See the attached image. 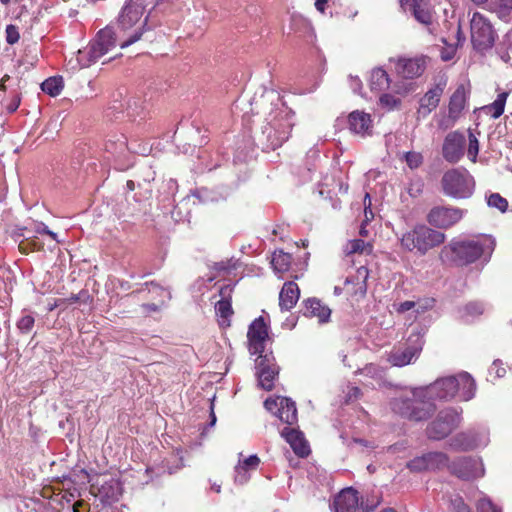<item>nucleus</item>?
I'll return each instance as SVG.
<instances>
[{
    "instance_id": "nucleus-52",
    "label": "nucleus",
    "mask_w": 512,
    "mask_h": 512,
    "mask_svg": "<svg viewBox=\"0 0 512 512\" xmlns=\"http://www.w3.org/2000/svg\"><path fill=\"white\" fill-rule=\"evenodd\" d=\"M20 105V98L18 96H15L14 99L11 101V103L7 106V110L10 113L15 112Z\"/></svg>"
},
{
    "instance_id": "nucleus-57",
    "label": "nucleus",
    "mask_w": 512,
    "mask_h": 512,
    "mask_svg": "<svg viewBox=\"0 0 512 512\" xmlns=\"http://www.w3.org/2000/svg\"><path fill=\"white\" fill-rule=\"evenodd\" d=\"M148 312H151V311H157L158 308H159V305L157 304H147V305H144L143 306Z\"/></svg>"
},
{
    "instance_id": "nucleus-17",
    "label": "nucleus",
    "mask_w": 512,
    "mask_h": 512,
    "mask_svg": "<svg viewBox=\"0 0 512 512\" xmlns=\"http://www.w3.org/2000/svg\"><path fill=\"white\" fill-rule=\"evenodd\" d=\"M446 84V80L441 79L424 94L419 102V108L417 110L418 118H426L437 108Z\"/></svg>"
},
{
    "instance_id": "nucleus-32",
    "label": "nucleus",
    "mask_w": 512,
    "mask_h": 512,
    "mask_svg": "<svg viewBox=\"0 0 512 512\" xmlns=\"http://www.w3.org/2000/svg\"><path fill=\"white\" fill-rule=\"evenodd\" d=\"M344 252L346 255H351L355 253L359 254H370L372 252V246L370 243L365 242L362 239H354L347 242L344 247Z\"/></svg>"
},
{
    "instance_id": "nucleus-49",
    "label": "nucleus",
    "mask_w": 512,
    "mask_h": 512,
    "mask_svg": "<svg viewBox=\"0 0 512 512\" xmlns=\"http://www.w3.org/2000/svg\"><path fill=\"white\" fill-rule=\"evenodd\" d=\"M489 373H490V375L495 374V377L500 378L505 375L506 370L504 367L501 366V363L499 361H495L492 364V366L489 370Z\"/></svg>"
},
{
    "instance_id": "nucleus-51",
    "label": "nucleus",
    "mask_w": 512,
    "mask_h": 512,
    "mask_svg": "<svg viewBox=\"0 0 512 512\" xmlns=\"http://www.w3.org/2000/svg\"><path fill=\"white\" fill-rule=\"evenodd\" d=\"M455 48L453 46H449L441 52V58L444 61H449L454 57Z\"/></svg>"
},
{
    "instance_id": "nucleus-55",
    "label": "nucleus",
    "mask_w": 512,
    "mask_h": 512,
    "mask_svg": "<svg viewBox=\"0 0 512 512\" xmlns=\"http://www.w3.org/2000/svg\"><path fill=\"white\" fill-rule=\"evenodd\" d=\"M41 227H43L45 234L49 235L53 240L58 241L56 233L50 231L45 224H41Z\"/></svg>"
},
{
    "instance_id": "nucleus-31",
    "label": "nucleus",
    "mask_w": 512,
    "mask_h": 512,
    "mask_svg": "<svg viewBox=\"0 0 512 512\" xmlns=\"http://www.w3.org/2000/svg\"><path fill=\"white\" fill-rule=\"evenodd\" d=\"M388 86L389 80L386 71L381 68L374 69L370 77L371 90L380 92L388 88Z\"/></svg>"
},
{
    "instance_id": "nucleus-29",
    "label": "nucleus",
    "mask_w": 512,
    "mask_h": 512,
    "mask_svg": "<svg viewBox=\"0 0 512 512\" xmlns=\"http://www.w3.org/2000/svg\"><path fill=\"white\" fill-rule=\"evenodd\" d=\"M468 91L464 85H460L454 91L449 102V117L457 119L466 105Z\"/></svg>"
},
{
    "instance_id": "nucleus-62",
    "label": "nucleus",
    "mask_w": 512,
    "mask_h": 512,
    "mask_svg": "<svg viewBox=\"0 0 512 512\" xmlns=\"http://www.w3.org/2000/svg\"><path fill=\"white\" fill-rule=\"evenodd\" d=\"M474 3L480 5V4H483L485 3L487 0H472Z\"/></svg>"
},
{
    "instance_id": "nucleus-61",
    "label": "nucleus",
    "mask_w": 512,
    "mask_h": 512,
    "mask_svg": "<svg viewBox=\"0 0 512 512\" xmlns=\"http://www.w3.org/2000/svg\"><path fill=\"white\" fill-rule=\"evenodd\" d=\"M211 488H212L213 490H215V492L219 493V492H220V489H221V486H220V485H216V484H214V485H212V487H211Z\"/></svg>"
},
{
    "instance_id": "nucleus-35",
    "label": "nucleus",
    "mask_w": 512,
    "mask_h": 512,
    "mask_svg": "<svg viewBox=\"0 0 512 512\" xmlns=\"http://www.w3.org/2000/svg\"><path fill=\"white\" fill-rule=\"evenodd\" d=\"M509 51L512 52V28L506 33L502 42L497 48V53L505 63L510 61Z\"/></svg>"
},
{
    "instance_id": "nucleus-15",
    "label": "nucleus",
    "mask_w": 512,
    "mask_h": 512,
    "mask_svg": "<svg viewBox=\"0 0 512 512\" xmlns=\"http://www.w3.org/2000/svg\"><path fill=\"white\" fill-rule=\"evenodd\" d=\"M256 369L259 385L265 390H271L278 374V367L270 354L259 355L256 359Z\"/></svg>"
},
{
    "instance_id": "nucleus-33",
    "label": "nucleus",
    "mask_w": 512,
    "mask_h": 512,
    "mask_svg": "<svg viewBox=\"0 0 512 512\" xmlns=\"http://www.w3.org/2000/svg\"><path fill=\"white\" fill-rule=\"evenodd\" d=\"M41 89L52 97L58 96L63 89V79L61 77H50L41 84Z\"/></svg>"
},
{
    "instance_id": "nucleus-43",
    "label": "nucleus",
    "mask_w": 512,
    "mask_h": 512,
    "mask_svg": "<svg viewBox=\"0 0 512 512\" xmlns=\"http://www.w3.org/2000/svg\"><path fill=\"white\" fill-rule=\"evenodd\" d=\"M399 103H400V100L390 94H383L380 97V104L383 107L387 108L388 110H391V109L397 107L399 105Z\"/></svg>"
},
{
    "instance_id": "nucleus-28",
    "label": "nucleus",
    "mask_w": 512,
    "mask_h": 512,
    "mask_svg": "<svg viewBox=\"0 0 512 512\" xmlns=\"http://www.w3.org/2000/svg\"><path fill=\"white\" fill-rule=\"evenodd\" d=\"M300 295V290L298 285L294 282H286L279 294V306L282 310H290L292 309Z\"/></svg>"
},
{
    "instance_id": "nucleus-23",
    "label": "nucleus",
    "mask_w": 512,
    "mask_h": 512,
    "mask_svg": "<svg viewBox=\"0 0 512 512\" xmlns=\"http://www.w3.org/2000/svg\"><path fill=\"white\" fill-rule=\"evenodd\" d=\"M425 58H403L399 59L396 65L398 74L404 78L413 79L419 77L425 70Z\"/></svg>"
},
{
    "instance_id": "nucleus-56",
    "label": "nucleus",
    "mask_w": 512,
    "mask_h": 512,
    "mask_svg": "<svg viewBox=\"0 0 512 512\" xmlns=\"http://www.w3.org/2000/svg\"><path fill=\"white\" fill-rule=\"evenodd\" d=\"M351 80H352L351 86L356 91V89L361 86V81L357 77H351Z\"/></svg>"
},
{
    "instance_id": "nucleus-34",
    "label": "nucleus",
    "mask_w": 512,
    "mask_h": 512,
    "mask_svg": "<svg viewBox=\"0 0 512 512\" xmlns=\"http://www.w3.org/2000/svg\"><path fill=\"white\" fill-rule=\"evenodd\" d=\"M508 95V92L499 93L494 102L486 107V109L488 110L489 113H491L493 118H498L503 114Z\"/></svg>"
},
{
    "instance_id": "nucleus-39",
    "label": "nucleus",
    "mask_w": 512,
    "mask_h": 512,
    "mask_svg": "<svg viewBox=\"0 0 512 512\" xmlns=\"http://www.w3.org/2000/svg\"><path fill=\"white\" fill-rule=\"evenodd\" d=\"M488 206L496 208L501 212H505L508 207V202L498 193H493L488 197Z\"/></svg>"
},
{
    "instance_id": "nucleus-8",
    "label": "nucleus",
    "mask_w": 512,
    "mask_h": 512,
    "mask_svg": "<svg viewBox=\"0 0 512 512\" xmlns=\"http://www.w3.org/2000/svg\"><path fill=\"white\" fill-rule=\"evenodd\" d=\"M460 414L454 409L441 411L427 428L429 438L440 440L448 436L460 423Z\"/></svg>"
},
{
    "instance_id": "nucleus-54",
    "label": "nucleus",
    "mask_w": 512,
    "mask_h": 512,
    "mask_svg": "<svg viewBox=\"0 0 512 512\" xmlns=\"http://www.w3.org/2000/svg\"><path fill=\"white\" fill-rule=\"evenodd\" d=\"M327 1H328V0H316V1H315V7H316V9H317L319 12L323 13V12H324V10H325V4L327 3Z\"/></svg>"
},
{
    "instance_id": "nucleus-40",
    "label": "nucleus",
    "mask_w": 512,
    "mask_h": 512,
    "mask_svg": "<svg viewBox=\"0 0 512 512\" xmlns=\"http://www.w3.org/2000/svg\"><path fill=\"white\" fill-rule=\"evenodd\" d=\"M476 509L477 512H501V510L485 495L478 500Z\"/></svg>"
},
{
    "instance_id": "nucleus-44",
    "label": "nucleus",
    "mask_w": 512,
    "mask_h": 512,
    "mask_svg": "<svg viewBox=\"0 0 512 512\" xmlns=\"http://www.w3.org/2000/svg\"><path fill=\"white\" fill-rule=\"evenodd\" d=\"M451 508L454 512H472L471 508L464 502L462 497H455L451 500Z\"/></svg>"
},
{
    "instance_id": "nucleus-6",
    "label": "nucleus",
    "mask_w": 512,
    "mask_h": 512,
    "mask_svg": "<svg viewBox=\"0 0 512 512\" xmlns=\"http://www.w3.org/2000/svg\"><path fill=\"white\" fill-rule=\"evenodd\" d=\"M445 195L454 199H466L472 196L475 181L464 168H454L446 171L441 179Z\"/></svg>"
},
{
    "instance_id": "nucleus-21",
    "label": "nucleus",
    "mask_w": 512,
    "mask_h": 512,
    "mask_svg": "<svg viewBox=\"0 0 512 512\" xmlns=\"http://www.w3.org/2000/svg\"><path fill=\"white\" fill-rule=\"evenodd\" d=\"M231 285H224L220 289L221 299L215 303V311L216 315L219 317V323L221 326H229L230 325V317L233 314L232 306H231V293H232Z\"/></svg>"
},
{
    "instance_id": "nucleus-10",
    "label": "nucleus",
    "mask_w": 512,
    "mask_h": 512,
    "mask_svg": "<svg viewBox=\"0 0 512 512\" xmlns=\"http://www.w3.org/2000/svg\"><path fill=\"white\" fill-rule=\"evenodd\" d=\"M265 408L276 415L282 422L292 425L297 422V409L295 402L290 398L276 396L264 402Z\"/></svg>"
},
{
    "instance_id": "nucleus-48",
    "label": "nucleus",
    "mask_w": 512,
    "mask_h": 512,
    "mask_svg": "<svg viewBox=\"0 0 512 512\" xmlns=\"http://www.w3.org/2000/svg\"><path fill=\"white\" fill-rule=\"evenodd\" d=\"M110 488L112 489L111 492H108L106 491V487L105 485L103 484L101 486V488L99 489V493H101L103 496L107 497V498H111V499H114L117 495L116 491L118 489V484L115 480L111 479L110 480Z\"/></svg>"
},
{
    "instance_id": "nucleus-64",
    "label": "nucleus",
    "mask_w": 512,
    "mask_h": 512,
    "mask_svg": "<svg viewBox=\"0 0 512 512\" xmlns=\"http://www.w3.org/2000/svg\"><path fill=\"white\" fill-rule=\"evenodd\" d=\"M382 512H396V511L392 508H388V509L383 510Z\"/></svg>"
},
{
    "instance_id": "nucleus-22",
    "label": "nucleus",
    "mask_w": 512,
    "mask_h": 512,
    "mask_svg": "<svg viewBox=\"0 0 512 512\" xmlns=\"http://www.w3.org/2000/svg\"><path fill=\"white\" fill-rule=\"evenodd\" d=\"M281 436L289 443L292 450L299 457H306L309 452V445L301 431L294 428H284Z\"/></svg>"
},
{
    "instance_id": "nucleus-59",
    "label": "nucleus",
    "mask_w": 512,
    "mask_h": 512,
    "mask_svg": "<svg viewBox=\"0 0 512 512\" xmlns=\"http://www.w3.org/2000/svg\"><path fill=\"white\" fill-rule=\"evenodd\" d=\"M215 422H216V416L213 412V407L211 406V421H210V425L213 426L215 425Z\"/></svg>"
},
{
    "instance_id": "nucleus-20",
    "label": "nucleus",
    "mask_w": 512,
    "mask_h": 512,
    "mask_svg": "<svg viewBox=\"0 0 512 512\" xmlns=\"http://www.w3.org/2000/svg\"><path fill=\"white\" fill-rule=\"evenodd\" d=\"M400 6L405 12H412L415 19L421 24L433 25V14L426 8L424 0H400ZM429 32H433L432 27H429Z\"/></svg>"
},
{
    "instance_id": "nucleus-18",
    "label": "nucleus",
    "mask_w": 512,
    "mask_h": 512,
    "mask_svg": "<svg viewBox=\"0 0 512 512\" xmlns=\"http://www.w3.org/2000/svg\"><path fill=\"white\" fill-rule=\"evenodd\" d=\"M465 136L459 132L449 133L444 140L442 154L449 163H457L464 155Z\"/></svg>"
},
{
    "instance_id": "nucleus-46",
    "label": "nucleus",
    "mask_w": 512,
    "mask_h": 512,
    "mask_svg": "<svg viewBox=\"0 0 512 512\" xmlns=\"http://www.w3.org/2000/svg\"><path fill=\"white\" fill-rule=\"evenodd\" d=\"M374 218V214L371 210V198L368 193H366L364 198V220L362 223L368 224Z\"/></svg>"
},
{
    "instance_id": "nucleus-4",
    "label": "nucleus",
    "mask_w": 512,
    "mask_h": 512,
    "mask_svg": "<svg viewBox=\"0 0 512 512\" xmlns=\"http://www.w3.org/2000/svg\"><path fill=\"white\" fill-rule=\"evenodd\" d=\"M444 233L424 224L416 225L399 237L400 246L408 252L425 255L429 250L444 243Z\"/></svg>"
},
{
    "instance_id": "nucleus-41",
    "label": "nucleus",
    "mask_w": 512,
    "mask_h": 512,
    "mask_svg": "<svg viewBox=\"0 0 512 512\" xmlns=\"http://www.w3.org/2000/svg\"><path fill=\"white\" fill-rule=\"evenodd\" d=\"M404 159L411 169H416L423 163V156L419 152L411 151L404 154Z\"/></svg>"
},
{
    "instance_id": "nucleus-30",
    "label": "nucleus",
    "mask_w": 512,
    "mask_h": 512,
    "mask_svg": "<svg viewBox=\"0 0 512 512\" xmlns=\"http://www.w3.org/2000/svg\"><path fill=\"white\" fill-rule=\"evenodd\" d=\"M291 260L292 257L289 253L277 250L273 253L271 265L276 273L283 274L289 270Z\"/></svg>"
},
{
    "instance_id": "nucleus-38",
    "label": "nucleus",
    "mask_w": 512,
    "mask_h": 512,
    "mask_svg": "<svg viewBox=\"0 0 512 512\" xmlns=\"http://www.w3.org/2000/svg\"><path fill=\"white\" fill-rule=\"evenodd\" d=\"M478 152H479V142H478V139H477V137L472 132L469 131V135H468V149H467L468 158L472 162H476Z\"/></svg>"
},
{
    "instance_id": "nucleus-58",
    "label": "nucleus",
    "mask_w": 512,
    "mask_h": 512,
    "mask_svg": "<svg viewBox=\"0 0 512 512\" xmlns=\"http://www.w3.org/2000/svg\"><path fill=\"white\" fill-rule=\"evenodd\" d=\"M366 225L365 223H362L361 224V227H360V235L363 236V237H366L368 235V231L366 230Z\"/></svg>"
},
{
    "instance_id": "nucleus-42",
    "label": "nucleus",
    "mask_w": 512,
    "mask_h": 512,
    "mask_svg": "<svg viewBox=\"0 0 512 512\" xmlns=\"http://www.w3.org/2000/svg\"><path fill=\"white\" fill-rule=\"evenodd\" d=\"M34 322L35 320L31 315H24L17 322V327L22 333H28L32 329Z\"/></svg>"
},
{
    "instance_id": "nucleus-14",
    "label": "nucleus",
    "mask_w": 512,
    "mask_h": 512,
    "mask_svg": "<svg viewBox=\"0 0 512 512\" xmlns=\"http://www.w3.org/2000/svg\"><path fill=\"white\" fill-rule=\"evenodd\" d=\"M247 338L251 354L263 355L268 339V326L263 317L256 318L249 326Z\"/></svg>"
},
{
    "instance_id": "nucleus-37",
    "label": "nucleus",
    "mask_w": 512,
    "mask_h": 512,
    "mask_svg": "<svg viewBox=\"0 0 512 512\" xmlns=\"http://www.w3.org/2000/svg\"><path fill=\"white\" fill-rule=\"evenodd\" d=\"M483 311H484L483 304L478 303V302H472V303L467 304L463 308L462 317L466 321H469L470 319L481 315L483 313Z\"/></svg>"
},
{
    "instance_id": "nucleus-24",
    "label": "nucleus",
    "mask_w": 512,
    "mask_h": 512,
    "mask_svg": "<svg viewBox=\"0 0 512 512\" xmlns=\"http://www.w3.org/2000/svg\"><path fill=\"white\" fill-rule=\"evenodd\" d=\"M369 277L368 269L361 266L356 270L355 275L349 276L345 280V289L351 295L364 296L367 291V279Z\"/></svg>"
},
{
    "instance_id": "nucleus-3",
    "label": "nucleus",
    "mask_w": 512,
    "mask_h": 512,
    "mask_svg": "<svg viewBox=\"0 0 512 512\" xmlns=\"http://www.w3.org/2000/svg\"><path fill=\"white\" fill-rule=\"evenodd\" d=\"M145 0H129L119 16V39L122 49L134 44L142 37L148 16L142 20Z\"/></svg>"
},
{
    "instance_id": "nucleus-5",
    "label": "nucleus",
    "mask_w": 512,
    "mask_h": 512,
    "mask_svg": "<svg viewBox=\"0 0 512 512\" xmlns=\"http://www.w3.org/2000/svg\"><path fill=\"white\" fill-rule=\"evenodd\" d=\"M293 117L294 113L284 106L271 111L269 114L263 133L267 135L273 148L281 146L288 140L294 126Z\"/></svg>"
},
{
    "instance_id": "nucleus-13",
    "label": "nucleus",
    "mask_w": 512,
    "mask_h": 512,
    "mask_svg": "<svg viewBox=\"0 0 512 512\" xmlns=\"http://www.w3.org/2000/svg\"><path fill=\"white\" fill-rule=\"evenodd\" d=\"M409 341L410 344L407 347L394 349L390 353L388 361L393 366L402 367L410 364L413 359L418 358L423 347L422 338L416 335L414 340L410 337Z\"/></svg>"
},
{
    "instance_id": "nucleus-53",
    "label": "nucleus",
    "mask_w": 512,
    "mask_h": 512,
    "mask_svg": "<svg viewBox=\"0 0 512 512\" xmlns=\"http://www.w3.org/2000/svg\"><path fill=\"white\" fill-rule=\"evenodd\" d=\"M360 395V390L357 387H351L349 392V397L347 401H351L353 398L357 399Z\"/></svg>"
},
{
    "instance_id": "nucleus-45",
    "label": "nucleus",
    "mask_w": 512,
    "mask_h": 512,
    "mask_svg": "<svg viewBox=\"0 0 512 512\" xmlns=\"http://www.w3.org/2000/svg\"><path fill=\"white\" fill-rule=\"evenodd\" d=\"M6 41L8 44H15L19 41V38H20V35H19V32H18V28L15 26V25H8L6 27Z\"/></svg>"
},
{
    "instance_id": "nucleus-7",
    "label": "nucleus",
    "mask_w": 512,
    "mask_h": 512,
    "mask_svg": "<svg viewBox=\"0 0 512 512\" xmlns=\"http://www.w3.org/2000/svg\"><path fill=\"white\" fill-rule=\"evenodd\" d=\"M471 42L478 51L490 49L496 33L490 20L483 14L475 12L470 20Z\"/></svg>"
},
{
    "instance_id": "nucleus-19",
    "label": "nucleus",
    "mask_w": 512,
    "mask_h": 512,
    "mask_svg": "<svg viewBox=\"0 0 512 512\" xmlns=\"http://www.w3.org/2000/svg\"><path fill=\"white\" fill-rule=\"evenodd\" d=\"M332 508L334 512H370L359 505L358 492L351 487L343 489L335 497Z\"/></svg>"
},
{
    "instance_id": "nucleus-36",
    "label": "nucleus",
    "mask_w": 512,
    "mask_h": 512,
    "mask_svg": "<svg viewBox=\"0 0 512 512\" xmlns=\"http://www.w3.org/2000/svg\"><path fill=\"white\" fill-rule=\"evenodd\" d=\"M493 5L501 19L507 21L512 16V0H494Z\"/></svg>"
},
{
    "instance_id": "nucleus-25",
    "label": "nucleus",
    "mask_w": 512,
    "mask_h": 512,
    "mask_svg": "<svg viewBox=\"0 0 512 512\" xmlns=\"http://www.w3.org/2000/svg\"><path fill=\"white\" fill-rule=\"evenodd\" d=\"M349 129L351 132L366 136L370 135L372 131V119L370 114L363 111H353L348 117Z\"/></svg>"
},
{
    "instance_id": "nucleus-1",
    "label": "nucleus",
    "mask_w": 512,
    "mask_h": 512,
    "mask_svg": "<svg viewBox=\"0 0 512 512\" xmlns=\"http://www.w3.org/2000/svg\"><path fill=\"white\" fill-rule=\"evenodd\" d=\"M475 391L474 379L467 372H462L456 376L440 378L429 386L416 388L412 392V397L395 398L391 406L392 410L402 417L421 421L427 419L434 411L430 400L458 396L461 400L468 401L474 397Z\"/></svg>"
},
{
    "instance_id": "nucleus-50",
    "label": "nucleus",
    "mask_w": 512,
    "mask_h": 512,
    "mask_svg": "<svg viewBox=\"0 0 512 512\" xmlns=\"http://www.w3.org/2000/svg\"><path fill=\"white\" fill-rule=\"evenodd\" d=\"M416 306V303L413 301H404L400 304H398L396 310L400 313L406 312L408 310H411Z\"/></svg>"
},
{
    "instance_id": "nucleus-2",
    "label": "nucleus",
    "mask_w": 512,
    "mask_h": 512,
    "mask_svg": "<svg viewBox=\"0 0 512 512\" xmlns=\"http://www.w3.org/2000/svg\"><path fill=\"white\" fill-rule=\"evenodd\" d=\"M495 247V240L490 236H479L474 238H453L445 245L439 258L443 263L469 264L482 256L489 257Z\"/></svg>"
},
{
    "instance_id": "nucleus-27",
    "label": "nucleus",
    "mask_w": 512,
    "mask_h": 512,
    "mask_svg": "<svg viewBox=\"0 0 512 512\" xmlns=\"http://www.w3.org/2000/svg\"><path fill=\"white\" fill-rule=\"evenodd\" d=\"M304 315L317 318L319 323H326L330 319L331 309L320 300L311 298L305 301Z\"/></svg>"
},
{
    "instance_id": "nucleus-47",
    "label": "nucleus",
    "mask_w": 512,
    "mask_h": 512,
    "mask_svg": "<svg viewBox=\"0 0 512 512\" xmlns=\"http://www.w3.org/2000/svg\"><path fill=\"white\" fill-rule=\"evenodd\" d=\"M149 292L151 294H157L161 296V299L159 300V303L162 305L165 303L166 299L170 298V293L166 291L165 289L161 288L157 284H151L149 288Z\"/></svg>"
},
{
    "instance_id": "nucleus-11",
    "label": "nucleus",
    "mask_w": 512,
    "mask_h": 512,
    "mask_svg": "<svg viewBox=\"0 0 512 512\" xmlns=\"http://www.w3.org/2000/svg\"><path fill=\"white\" fill-rule=\"evenodd\" d=\"M116 45L115 33L110 27H105L100 30L96 38L90 44L88 55V63L83 65H89L90 62L98 60L100 57L108 53Z\"/></svg>"
},
{
    "instance_id": "nucleus-12",
    "label": "nucleus",
    "mask_w": 512,
    "mask_h": 512,
    "mask_svg": "<svg viewBox=\"0 0 512 512\" xmlns=\"http://www.w3.org/2000/svg\"><path fill=\"white\" fill-rule=\"evenodd\" d=\"M451 472L463 480H472L484 475V467L478 458H459L449 466Z\"/></svg>"
},
{
    "instance_id": "nucleus-26",
    "label": "nucleus",
    "mask_w": 512,
    "mask_h": 512,
    "mask_svg": "<svg viewBox=\"0 0 512 512\" xmlns=\"http://www.w3.org/2000/svg\"><path fill=\"white\" fill-rule=\"evenodd\" d=\"M242 457L243 454L239 453V460L235 466V482L239 484L246 483L250 478V473L255 471L260 464V459L257 455H251L247 458Z\"/></svg>"
},
{
    "instance_id": "nucleus-16",
    "label": "nucleus",
    "mask_w": 512,
    "mask_h": 512,
    "mask_svg": "<svg viewBox=\"0 0 512 512\" xmlns=\"http://www.w3.org/2000/svg\"><path fill=\"white\" fill-rule=\"evenodd\" d=\"M448 465V458L442 452H430L411 460L407 467L414 472L424 470H436L446 467Z\"/></svg>"
},
{
    "instance_id": "nucleus-60",
    "label": "nucleus",
    "mask_w": 512,
    "mask_h": 512,
    "mask_svg": "<svg viewBox=\"0 0 512 512\" xmlns=\"http://www.w3.org/2000/svg\"><path fill=\"white\" fill-rule=\"evenodd\" d=\"M41 224L42 223H39V224L36 225V232L40 233V234L44 233L43 232V227H41Z\"/></svg>"
},
{
    "instance_id": "nucleus-63",
    "label": "nucleus",
    "mask_w": 512,
    "mask_h": 512,
    "mask_svg": "<svg viewBox=\"0 0 512 512\" xmlns=\"http://www.w3.org/2000/svg\"><path fill=\"white\" fill-rule=\"evenodd\" d=\"M77 300H78L77 296H72L71 298H69V301H71V302H75Z\"/></svg>"
},
{
    "instance_id": "nucleus-9",
    "label": "nucleus",
    "mask_w": 512,
    "mask_h": 512,
    "mask_svg": "<svg viewBox=\"0 0 512 512\" xmlns=\"http://www.w3.org/2000/svg\"><path fill=\"white\" fill-rule=\"evenodd\" d=\"M465 215V210L452 206L433 207L427 221L430 225L439 229H448L456 225Z\"/></svg>"
}]
</instances>
